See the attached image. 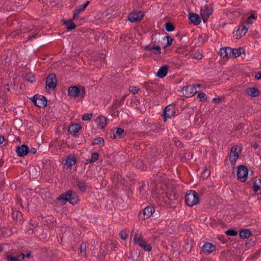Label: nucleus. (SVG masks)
Instances as JSON below:
<instances>
[{
    "mask_svg": "<svg viewBox=\"0 0 261 261\" xmlns=\"http://www.w3.org/2000/svg\"><path fill=\"white\" fill-rule=\"evenodd\" d=\"M81 126L78 124L71 125L68 128V132L72 135H75L81 129Z\"/></svg>",
    "mask_w": 261,
    "mask_h": 261,
    "instance_id": "obj_23",
    "label": "nucleus"
},
{
    "mask_svg": "<svg viewBox=\"0 0 261 261\" xmlns=\"http://www.w3.org/2000/svg\"><path fill=\"white\" fill-rule=\"evenodd\" d=\"M68 94L69 95L73 97H77L81 95L84 97L85 94V88H83L82 91L76 86H71L68 89Z\"/></svg>",
    "mask_w": 261,
    "mask_h": 261,
    "instance_id": "obj_8",
    "label": "nucleus"
},
{
    "mask_svg": "<svg viewBox=\"0 0 261 261\" xmlns=\"http://www.w3.org/2000/svg\"><path fill=\"white\" fill-rule=\"evenodd\" d=\"M37 35V33H35L34 34H33L32 36H30L28 37V40H31L32 38H35Z\"/></svg>",
    "mask_w": 261,
    "mask_h": 261,
    "instance_id": "obj_51",
    "label": "nucleus"
},
{
    "mask_svg": "<svg viewBox=\"0 0 261 261\" xmlns=\"http://www.w3.org/2000/svg\"><path fill=\"white\" fill-rule=\"evenodd\" d=\"M58 200L61 201L63 205L66 204L67 201L72 204H77L79 201L77 194L71 190L61 194Z\"/></svg>",
    "mask_w": 261,
    "mask_h": 261,
    "instance_id": "obj_1",
    "label": "nucleus"
},
{
    "mask_svg": "<svg viewBox=\"0 0 261 261\" xmlns=\"http://www.w3.org/2000/svg\"><path fill=\"white\" fill-rule=\"evenodd\" d=\"M175 107L173 105H168L164 109L162 117L164 122L167 121V118H171L175 115Z\"/></svg>",
    "mask_w": 261,
    "mask_h": 261,
    "instance_id": "obj_5",
    "label": "nucleus"
},
{
    "mask_svg": "<svg viewBox=\"0 0 261 261\" xmlns=\"http://www.w3.org/2000/svg\"><path fill=\"white\" fill-rule=\"evenodd\" d=\"M242 48L238 49H232V52H231L230 58H236L240 56L242 54L241 50Z\"/></svg>",
    "mask_w": 261,
    "mask_h": 261,
    "instance_id": "obj_30",
    "label": "nucleus"
},
{
    "mask_svg": "<svg viewBox=\"0 0 261 261\" xmlns=\"http://www.w3.org/2000/svg\"><path fill=\"white\" fill-rule=\"evenodd\" d=\"M99 154L97 152H93L91 154V159L89 161L90 163H92L97 161L98 159Z\"/></svg>",
    "mask_w": 261,
    "mask_h": 261,
    "instance_id": "obj_32",
    "label": "nucleus"
},
{
    "mask_svg": "<svg viewBox=\"0 0 261 261\" xmlns=\"http://www.w3.org/2000/svg\"><path fill=\"white\" fill-rule=\"evenodd\" d=\"M189 18L190 21L195 25H198L201 22L200 18L199 15L192 12L189 13Z\"/></svg>",
    "mask_w": 261,
    "mask_h": 261,
    "instance_id": "obj_17",
    "label": "nucleus"
},
{
    "mask_svg": "<svg viewBox=\"0 0 261 261\" xmlns=\"http://www.w3.org/2000/svg\"><path fill=\"white\" fill-rule=\"evenodd\" d=\"M168 68L167 65L162 66L156 73V76L160 78L164 77L167 74Z\"/></svg>",
    "mask_w": 261,
    "mask_h": 261,
    "instance_id": "obj_19",
    "label": "nucleus"
},
{
    "mask_svg": "<svg viewBox=\"0 0 261 261\" xmlns=\"http://www.w3.org/2000/svg\"><path fill=\"white\" fill-rule=\"evenodd\" d=\"M255 79L257 80H261V72H257L255 74Z\"/></svg>",
    "mask_w": 261,
    "mask_h": 261,
    "instance_id": "obj_48",
    "label": "nucleus"
},
{
    "mask_svg": "<svg viewBox=\"0 0 261 261\" xmlns=\"http://www.w3.org/2000/svg\"><path fill=\"white\" fill-rule=\"evenodd\" d=\"M76 163L75 158L70 155H68L67 157L66 161V164L68 167H71L72 165H74Z\"/></svg>",
    "mask_w": 261,
    "mask_h": 261,
    "instance_id": "obj_29",
    "label": "nucleus"
},
{
    "mask_svg": "<svg viewBox=\"0 0 261 261\" xmlns=\"http://www.w3.org/2000/svg\"><path fill=\"white\" fill-rule=\"evenodd\" d=\"M25 79L27 81L30 82V83H33L35 80V79L34 77V76L33 75H27L25 77Z\"/></svg>",
    "mask_w": 261,
    "mask_h": 261,
    "instance_id": "obj_41",
    "label": "nucleus"
},
{
    "mask_svg": "<svg viewBox=\"0 0 261 261\" xmlns=\"http://www.w3.org/2000/svg\"><path fill=\"white\" fill-rule=\"evenodd\" d=\"M222 101V98H214L213 99V102H214V103H219L220 102H221Z\"/></svg>",
    "mask_w": 261,
    "mask_h": 261,
    "instance_id": "obj_47",
    "label": "nucleus"
},
{
    "mask_svg": "<svg viewBox=\"0 0 261 261\" xmlns=\"http://www.w3.org/2000/svg\"><path fill=\"white\" fill-rule=\"evenodd\" d=\"M5 140L4 137L3 136H0V144H2Z\"/></svg>",
    "mask_w": 261,
    "mask_h": 261,
    "instance_id": "obj_52",
    "label": "nucleus"
},
{
    "mask_svg": "<svg viewBox=\"0 0 261 261\" xmlns=\"http://www.w3.org/2000/svg\"><path fill=\"white\" fill-rule=\"evenodd\" d=\"M20 33H21V31L20 30H18L17 34H20Z\"/></svg>",
    "mask_w": 261,
    "mask_h": 261,
    "instance_id": "obj_61",
    "label": "nucleus"
},
{
    "mask_svg": "<svg viewBox=\"0 0 261 261\" xmlns=\"http://www.w3.org/2000/svg\"><path fill=\"white\" fill-rule=\"evenodd\" d=\"M134 241L135 243L141 247L144 250L150 251L152 249L150 244H147L142 237L141 233L138 231L135 232Z\"/></svg>",
    "mask_w": 261,
    "mask_h": 261,
    "instance_id": "obj_4",
    "label": "nucleus"
},
{
    "mask_svg": "<svg viewBox=\"0 0 261 261\" xmlns=\"http://www.w3.org/2000/svg\"><path fill=\"white\" fill-rule=\"evenodd\" d=\"M154 208L152 206H147L143 210L142 213H140L138 216L140 219L145 220L146 219L150 217L153 212Z\"/></svg>",
    "mask_w": 261,
    "mask_h": 261,
    "instance_id": "obj_9",
    "label": "nucleus"
},
{
    "mask_svg": "<svg viewBox=\"0 0 261 261\" xmlns=\"http://www.w3.org/2000/svg\"><path fill=\"white\" fill-rule=\"evenodd\" d=\"M155 129H153V132H155V133H159L163 129V128H162L161 126L160 127L155 126Z\"/></svg>",
    "mask_w": 261,
    "mask_h": 261,
    "instance_id": "obj_45",
    "label": "nucleus"
},
{
    "mask_svg": "<svg viewBox=\"0 0 261 261\" xmlns=\"http://www.w3.org/2000/svg\"><path fill=\"white\" fill-rule=\"evenodd\" d=\"M125 97H123L122 100H123L124 99Z\"/></svg>",
    "mask_w": 261,
    "mask_h": 261,
    "instance_id": "obj_62",
    "label": "nucleus"
},
{
    "mask_svg": "<svg viewBox=\"0 0 261 261\" xmlns=\"http://www.w3.org/2000/svg\"><path fill=\"white\" fill-rule=\"evenodd\" d=\"M3 248L0 245V252L3 251Z\"/></svg>",
    "mask_w": 261,
    "mask_h": 261,
    "instance_id": "obj_59",
    "label": "nucleus"
},
{
    "mask_svg": "<svg viewBox=\"0 0 261 261\" xmlns=\"http://www.w3.org/2000/svg\"><path fill=\"white\" fill-rule=\"evenodd\" d=\"M29 147L24 144L18 146L16 148V152L19 156H24L29 152Z\"/></svg>",
    "mask_w": 261,
    "mask_h": 261,
    "instance_id": "obj_15",
    "label": "nucleus"
},
{
    "mask_svg": "<svg viewBox=\"0 0 261 261\" xmlns=\"http://www.w3.org/2000/svg\"><path fill=\"white\" fill-rule=\"evenodd\" d=\"M30 99L39 108H44L47 105V100L44 96L36 94Z\"/></svg>",
    "mask_w": 261,
    "mask_h": 261,
    "instance_id": "obj_6",
    "label": "nucleus"
},
{
    "mask_svg": "<svg viewBox=\"0 0 261 261\" xmlns=\"http://www.w3.org/2000/svg\"><path fill=\"white\" fill-rule=\"evenodd\" d=\"M73 19H70L68 20H64V24L66 25L68 30L74 29L75 28V24L73 22Z\"/></svg>",
    "mask_w": 261,
    "mask_h": 261,
    "instance_id": "obj_26",
    "label": "nucleus"
},
{
    "mask_svg": "<svg viewBox=\"0 0 261 261\" xmlns=\"http://www.w3.org/2000/svg\"><path fill=\"white\" fill-rule=\"evenodd\" d=\"M203 55L199 52H196L195 53L194 55V58L197 59V60H200L202 58Z\"/></svg>",
    "mask_w": 261,
    "mask_h": 261,
    "instance_id": "obj_42",
    "label": "nucleus"
},
{
    "mask_svg": "<svg viewBox=\"0 0 261 261\" xmlns=\"http://www.w3.org/2000/svg\"><path fill=\"white\" fill-rule=\"evenodd\" d=\"M144 14L141 11H136L130 13L128 16V19L131 22L141 20L143 18Z\"/></svg>",
    "mask_w": 261,
    "mask_h": 261,
    "instance_id": "obj_14",
    "label": "nucleus"
},
{
    "mask_svg": "<svg viewBox=\"0 0 261 261\" xmlns=\"http://www.w3.org/2000/svg\"><path fill=\"white\" fill-rule=\"evenodd\" d=\"M3 165V161H0V167H2Z\"/></svg>",
    "mask_w": 261,
    "mask_h": 261,
    "instance_id": "obj_57",
    "label": "nucleus"
},
{
    "mask_svg": "<svg viewBox=\"0 0 261 261\" xmlns=\"http://www.w3.org/2000/svg\"><path fill=\"white\" fill-rule=\"evenodd\" d=\"M160 197L163 199V201L171 206H174L178 202V196L171 190L161 194Z\"/></svg>",
    "mask_w": 261,
    "mask_h": 261,
    "instance_id": "obj_2",
    "label": "nucleus"
},
{
    "mask_svg": "<svg viewBox=\"0 0 261 261\" xmlns=\"http://www.w3.org/2000/svg\"><path fill=\"white\" fill-rule=\"evenodd\" d=\"M144 186H145V184L143 183L142 187L140 188V192H142V189H143Z\"/></svg>",
    "mask_w": 261,
    "mask_h": 261,
    "instance_id": "obj_55",
    "label": "nucleus"
},
{
    "mask_svg": "<svg viewBox=\"0 0 261 261\" xmlns=\"http://www.w3.org/2000/svg\"><path fill=\"white\" fill-rule=\"evenodd\" d=\"M197 86H198V87H200V84H198V85H197Z\"/></svg>",
    "mask_w": 261,
    "mask_h": 261,
    "instance_id": "obj_63",
    "label": "nucleus"
},
{
    "mask_svg": "<svg viewBox=\"0 0 261 261\" xmlns=\"http://www.w3.org/2000/svg\"><path fill=\"white\" fill-rule=\"evenodd\" d=\"M186 90H189L190 93L191 94H193V95L197 92L196 89L194 85H193L192 86H187L186 87Z\"/></svg>",
    "mask_w": 261,
    "mask_h": 261,
    "instance_id": "obj_36",
    "label": "nucleus"
},
{
    "mask_svg": "<svg viewBox=\"0 0 261 261\" xmlns=\"http://www.w3.org/2000/svg\"><path fill=\"white\" fill-rule=\"evenodd\" d=\"M253 146H254V148H256L258 147V145L257 144H255Z\"/></svg>",
    "mask_w": 261,
    "mask_h": 261,
    "instance_id": "obj_58",
    "label": "nucleus"
},
{
    "mask_svg": "<svg viewBox=\"0 0 261 261\" xmlns=\"http://www.w3.org/2000/svg\"><path fill=\"white\" fill-rule=\"evenodd\" d=\"M104 145V140L102 138L97 137L96 139H94L92 142V145H100V144Z\"/></svg>",
    "mask_w": 261,
    "mask_h": 261,
    "instance_id": "obj_31",
    "label": "nucleus"
},
{
    "mask_svg": "<svg viewBox=\"0 0 261 261\" xmlns=\"http://www.w3.org/2000/svg\"><path fill=\"white\" fill-rule=\"evenodd\" d=\"M248 28L243 23L240 26L236 31V36L238 37L241 38L242 36L245 35L248 31Z\"/></svg>",
    "mask_w": 261,
    "mask_h": 261,
    "instance_id": "obj_18",
    "label": "nucleus"
},
{
    "mask_svg": "<svg viewBox=\"0 0 261 261\" xmlns=\"http://www.w3.org/2000/svg\"><path fill=\"white\" fill-rule=\"evenodd\" d=\"M212 7L211 6L206 5L204 6L203 9H201V16L203 21L206 22L212 13Z\"/></svg>",
    "mask_w": 261,
    "mask_h": 261,
    "instance_id": "obj_10",
    "label": "nucleus"
},
{
    "mask_svg": "<svg viewBox=\"0 0 261 261\" xmlns=\"http://www.w3.org/2000/svg\"><path fill=\"white\" fill-rule=\"evenodd\" d=\"M76 185L78 187V188L81 191H85L86 187V185L84 182H80L79 181L77 182Z\"/></svg>",
    "mask_w": 261,
    "mask_h": 261,
    "instance_id": "obj_35",
    "label": "nucleus"
},
{
    "mask_svg": "<svg viewBox=\"0 0 261 261\" xmlns=\"http://www.w3.org/2000/svg\"><path fill=\"white\" fill-rule=\"evenodd\" d=\"M165 29L168 32H171L175 29V27L172 23L167 22L165 24Z\"/></svg>",
    "mask_w": 261,
    "mask_h": 261,
    "instance_id": "obj_33",
    "label": "nucleus"
},
{
    "mask_svg": "<svg viewBox=\"0 0 261 261\" xmlns=\"http://www.w3.org/2000/svg\"><path fill=\"white\" fill-rule=\"evenodd\" d=\"M95 121L97 126L101 128H103L107 124V119L102 116H99Z\"/></svg>",
    "mask_w": 261,
    "mask_h": 261,
    "instance_id": "obj_22",
    "label": "nucleus"
},
{
    "mask_svg": "<svg viewBox=\"0 0 261 261\" xmlns=\"http://www.w3.org/2000/svg\"><path fill=\"white\" fill-rule=\"evenodd\" d=\"M167 39V46H169L170 45H171L172 44V41H173V39H172V38L170 37V36H167L166 37Z\"/></svg>",
    "mask_w": 261,
    "mask_h": 261,
    "instance_id": "obj_43",
    "label": "nucleus"
},
{
    "mask_svg": "<svg viewBox=\"0 0 261 261\" xmlns=\"http://www.w3.org/2000/svg\"><path fill=\"white\" fill-rule=\"evenodd\" d=\"M185 201L189 206L198 204L199 202L198 194L194 190L187 191L185 195Z\"/></svg>",
    "mask_w": 261,
    "mask_h": 261,
    "instance_id": "obj_3",
    "label": "nucleus"
},
{
    "mask_svg": "<svg viewBox=\"0 0 261 261\" xmlns=\"http://www.w3.org/2000/svg\"><path fill=\"white\" fill-rule=\"evenodd\" d=\"M246 93L252 97H256L259 95V91L255 87L248 88L246 90Z\"/></svg>",
    "mask_w": 261,
    "mask_h": 261,
    "instance_id": "obj_20",
    "label": "nucleus"
},
{
    "mask_svg": "<svg viewBox=\"0 0 261 261\" xmlns=\"http://www.w3.org/2000/svg\"><path fill=\"white\" fill-rule=\"evenodd\" d=\"M129 91L133 94H135L138 92L139 88L135 86L130 87L129 88Z\"/></svg>",
    "mask_w": 261,
    "mask_h": 261,
    "instance_id": "obj_39",
    "label": "nucleus"
},
{
    "mask_svg": "<svg viewBox=\"0 0 261 261\" xmlns=\"http://www.w3.org/2000/svg\"><path fill=\"white\" fill-rule=\"evenodd\" d=\"M245 23L247 24H248V25H250L251 24H252V21H251V19H250V18L249 17H247L245 20Z\"/></svg>",
    "mask_w": 261,
    "mask_h": 261,
    "instance_id": "obj_50",
    "label": "nucleus"
},
{
    "mask_svg": "<svg viewBox=\"0 0 261 261\" xmlns=\"http://www.w3.org/2000/svg\"><path fill=\"white\" fill-rule=\"evenodd\" d=\"M92 116H93V114L92 113H90V114L86 113L83 115V116L82 117V119L83 121L90 120L91 118H92Z\"/></svg>",
    "mask_w": 261,
    "mask_h": 261,
    "instance_id": "obj_37",
    "label": "nucleus"
},
{
    "mask_svg": "<svg viewBox=\"0 0 261 261\" xmlns=\"http://www.w3.org/2000/svg\"><path fill=\"white\" fill-rule=\"evenodd\" d=\"M6 257L8 261H22L24 258V254L21 253L18 256H13L7 252Z\"/></svg>",
    "mask_w": 261,
    "mask_h": 261,
    "instance_id": "obj_21",
    "label": "nucleus"
},
{
    "mask_svg": "<svg viewBox=\"0 0 261 261\" xmlns=\"http://www.w3.org/2000/svg\"><path fill=\"white\" fill-rule=\"evenodd\" d=\"M31 255V253H27L26 254H24V257L26 256V257H29Z\"/></svg>",
    "mask_w": 261,
    "mask_h": 261,
    "instance_id": "obj_56",
    "label": "nucleus"
},
{
    "mask_svg": "<svg viewBox=\"0 0 261 261\" xmlns=\"http://www.w3.org/2000/svg\"><path fill=\"white\" fill-rule=\"evenodd\" d=\"M145 50H149L152 51L154 54H161V48L159 46L151 47L150 45H146L145 46Z\"/></svg>",
    "mask_w": 261,
    "mask_h": 261,
    "instance_id": "obj_24",
    "label": "nucleus"
},
{
    "mask_svg": "<svg viewBox=\"0 0 261 261\" xmlns=\"http://www.w3.org/2000/svg\"><path fill=\"white\" fill-rule=\"evenodd\" d=\"M145 87H146V88H147L148 90H151V87H150V85H149V84H147V83H146V84H145Z\"/></svg>",
    "mask_w": 261,
    "mask_h": 261,
    "instance_id": "obj_53",
    "label": "nucleus"
},
{
    "mask_svg": "<svg viewBox=\"0 0 261 261\" xmlns=\"http://www.w3.org/2000/svg\"><path fill=\"white\" fill-rule=\"evenodd\" d=\"M253 188L255 192H258L259 191V193H261V179L255 180Z\"/></svg>",
    "mask_w": 261,
    "mask_h": 261,
    "instance_id": "obj_27",
    "label": "nucleus"
},
{
    "mask_svg": "<svg viewBox=\"0 0 261 261\" xmlns=\"http://www.w3.org/2000/svg\"><path fill=\"white\" fill-rule=\"evenodd\" d=\"M248 174V169L244 165H240L238 167L237 177L242 182L246 180Z\"/></svg>",
    "mask_w": 261,
    "mask_h": 261,
    "instance_id": "obj_7",
    "label": "nucleus"
},
{
    "mask_svg": "<svg viewBox=\"0 0 261 261\" xmlns=\"http://www.w3.org/2000/svg\"><path fill=\"white\" fill-rule=\"evenodd\" d=\"M251 234L249 229H243L240 231V237L242 239L248 238Z\"/></svg>",
    "mask_w": 261,
    "mask_h": 261,
    "instance_id": "obj_28",
    "label": "nucleus"
},
{
    "mask_svg": "<svg viewBox=\"0 0 261 261\" xmlns=\"http://www.w3.org/2000/svg\"><path fill=\"white\" fill-rule=\"evenodd\" d=\"M119 236L123 240H125L127 237V234L124 231H121L119 233Z\"/></svg>",
    "mask_w": 261,
    "mask_h": 261,
    "instance_id": "obj_40",
    "label": "nucleus"
},
{
    "mask_svg": "<svg viewBox=\"0 0 261 261\" xmlns=\"http://www.w3.org/2000/svg\"><path fill=\"white\" fill-rule=\"evenodd\" d=\"M231 52H232V49L228 47L221 48L219 50V54L220 56L222 58H230Z\"/></svg>",
    "mask_w": 261,
    "mask_h": 261,
    "instance_id": "obj_16",
    "label": "nucleus"
},
{
    "mask_svg": "<svg viewBox=\"0 0 261 261\" xmlns=\"http://www.w3.org/2000/svg\"><path fill=\"white\" fill-rule=\"evenodd\" d=\"M57 82L56 75L53 73L49 74L46 80V88L54 89L57 86Z\"/></svg>",
    "mask_w": 261,
    "mask_h": 261,
    "instance_id": "obj_11",
    "label": "nucleus"
},
{
    "mask_svg": "<svg viewBox=\"0 0 261 261\" xmlns=\"http://www.w3.org/2000/svg\"><path fill=\"white\" fill-rule=\"evenodd\" d=\"M225 233L228 236H235L237 234V232L233 229H229L226 231Z\"/></svg>",
    "mask_w": 261,
    "mask_h": 261,
    "instance_id": "obj_38",
    "label": "nucleus"
},
{
    "mask_svg": "<svg viewBox=\"0 0 261 261\" xmlns=\"http://www.w3.org/2000/svg\"><path fill=\"white\" fill-rule=\"evenodd\" d=\"M89 1H87L86 4L80 6L76 9L74 13L73 19H75L76 16L82 11H83L89 4Z\"/></svg>",
    "mask_w": 261,
    "mask_h": 261,
    "instance_id": "obj_25",
    "label": "nucleus"
},
{
    "mask_svg": "<svg viewBox=\"0 0 261 261\" xmlns=\"http://www.w3.org/2000/svg\"><path fill=\"white\" fill-rule=\"evenodd\" d=\"M206 95L205 93H203V92H201V93H199L198 95V97L201 100V101H202V98H204L205 97Z\"/></svg>",
    "mask_w": 261,
    "mask_h": 261,
    "instance_id": "obj_46",
    "label": "nucleus"
},
{
    "mask_svg": "<svg viewBox=\"0 0 261 261\" xmlns=\"http://www.w3.org/2000/svg\"><path fill=\"white\" fill-rule=\"evenodd\" d=\"M102 63H103V65L106 64V63L105 60H103Z\"/></svg>",
    "mask_w": 261,
    "mask_h": 261,
    "instance_id": "obj_60",
    "label": "nucleus"
},
{
    "mask_svg": "<svg viewBox=\"0 0 261 261\" xmlns=\"http://www.w3.org/2000/svg\"><path fill=\"white\" fill-rule=\"evenodd\" d=\"M123 133V129L121 128H117L115 134H114V138H115L116 135H117L119 137V139L121 138Z\"/></svg>",
    "mask_w": 261,
    "mask_h": 261,
    "instance_id": "obj_34",
    "label": "nucleus"
},
{
    "mask_svg": "<svg viewBox=\"0 0 261 261\" xmlns=\"http://www.w3.org/2000/svg\"><path fill=\"white\" fill-rule=\"evenodd\" d=\"M248 17L250 18V19H251L252 18H255V16L254 14H252L250 16H249Z\"/></svg>",
    "mask_w": 261,
    "mask_h": 261,
    "instance_id": "obj_54",
    "label": "nucleus"
},
{
    "mask_svg": "<svg viewBox=\"0 0 261 261\" xmlns=\"http://www.w3.org/2000/svg\"><path fill=\"white\" fill-rule=\"evenodd\" d=\"M29 151L33 154H35L37 152V149L34 147H32L31 149H30Z\"/></svg>",
    "mask_w": 261,
    "mask_h": 261,
    "instance_id": "obj_49",
    "label": "nucleus"
},
{
    "mask_svg": "<svg viewBox=\"0 0 261 261\" xmlns=\"http://www.w3.org/2000/svg\"><path fill=\"white\" fill-rule=\"evenodd\" d=\"M216 250L215 245L213 244L206 242L202 247L200 251V253H203L205 255H207L212 253L213 251Z\"/></svg>",
    "mask_w": 261,
    "mask_h": 261,
    "instance_id": "obj_13",
    "label": "nucleus"
},
{
    "mask_svg": "<svg viewBox=\"0 0 261 261\" xmlns=\"http://www.w3.org/2000/svg\"><path fill=\"white\" fill-rule=\"evenodd\" d=\"M238 146H233L231 147L229 155V160L231 165H234L236 161L239 157V153L237 151Z\"/></svg>",
    "mask_w": 261,
    "mask_h": 261,
    "instance_id": "obj_12",
    "label": "nucleus"
},
{
    "mask_svg": "<svg viewBox=\"0 0 261 261\" xmlns=\"http://www.w3.org/2000/svg\"><path fill=\"white\" fill-rule=\"evenodd\" d=\"M80 251L82 253H85L86 249V245L82 244L80 246Z\"/></svg>",
    "mask_w": 261,
    "mask_h": 261,
    "instance_id": "obj_44",
    "label": "nucleus"
}]
</instances>
